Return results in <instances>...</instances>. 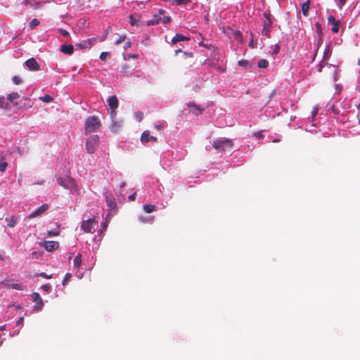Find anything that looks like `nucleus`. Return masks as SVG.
<instances>
[{"instance_id": "1", "label": "nucleus", "mask_w": 360, "mask_h": 360, "mask_svg": "<svg viewBox=\"0 0 360 360\" xmlns=\"http://www.w3.org/2000/svg\"><path fill=\"white\" fill-rule=\"evenodd\" d=\"M57 182L64 188L69 190L72 194L79 193V186L73 178L69 176H66L65 177L59 176L57 178Z\"/></svg>"}, {"instance_id": "2", "label": "nucleus", "mask_w": 360, "mask_h": 360, "mask_svg": "<svg viewBox=\"0 0 360 360\" xmlns=\"http://www.w3.org/2000/svg\"><path fill=\"white\" fill-rule=\"evenodd\" d=\"M100 121L96 116L88 117L85 122V134H90L96 131L100 127Z\"/></svg>"}, {"instance_id": "3", "label": "nucleus", "mask_w": 360, "mask_h": 360, "mask_svg": "<svg viewBox=\"0 0 360 360\" xmlns=\"http://www.w3.org/2000/svg\"><path fill=\"white\" fill-rule=\"evenodd\" d=\"M98 135H91L86 141L85 148L88 153H94L99 145Z\"/></svg>"}, {"instance_id": "4", "label": "nucleus", "mask_w": 360, "mask_h": 360, "mask_svg": "<svg viewBox=\"0 0 360 360\" xmlns=\"http://www.w3.org/2000/svg\"><path fill=\"white\" fill-rule=\"evenodd\" d=\"M214 147L219 150H230L232 147V142L226 138H219L214 141Z\"/></svg>"}, {"instance_id": "5", "label": "nucleus", "mask_w": 360, "mask_h": 360, "mask_svg": "<svg viewBox=\"0 0 360 360\" xmlns=\"http://www.w3.org/2000/svg\"><path fill=\"white\" fill-rule=\"evenodd\" d=\"M98 222L94 218L83 220L81 224V229L85 233H93Z\"/></svg>"}, {"instance_id": "6", "label": "nucleus", "mask_w": 360, "mask_h": 360, "mask_svg": "<svg viewBox=\"0 0 360 360\" xmlns=\"http://www.w3.org/2000/svg\"><path fill=\"white\" fill-rule=\"evenodd\" d=\"M108 104L110 106L111 111H110V117L112 119L115 117L116 112L115 110L118 107V100L116 96H110L108 98Z\"/></svg>"}, {"instance_id": "7", "label": "nucleus", "mask_w": 360, "mask_h": 360, "mask_svg": "<svg viewBox=\"0 0 360 360\" xmlns=\"http://www.w3.org/2000/svg\"><path fill=\"white\" fill-rule=\"evenodd\" d=\"M331 53H332V50H331L330 45H327L323 51V61L318 65V71L319 72L322 71V69L325 65L323 61L327 60L330 58Z\"/></svg>"}, {"instance_id": "8", "label": "nucleus", "mask_w": 360, "mask_h": 360, "mask_svg": "<svg viewBox=\"0 0 360 360\" xmlns=\"http://www.w3.org/2000/svg\"><path fill=\"white\" fill-rule=\"evenodd\" d=\"M49 208V206L47 204H43L39 207H38L34 212H32L30 213L27 218L32 219L37 217L41 216L43 213H44Z\"/></svg>"}, {"instance_id": "9", "label": "nucleus", "mask_w": 360, "mask_h": 360, "mask_svg": "<svg viewBox=\"0 0 360 360\" xmlns=\"http://www.w3.org/2000/svg\"><path fill=\"white\" fill-rule=\"evenodd\" d=\"M264 16L266 17V18L267 19V21H264L263 22V29H262V33L263 35L267 37H269L270 36V27H271V22L270 21L269 18V15L267 13H264Z\"/></svg>"}, {"instance_id": "10", "label": "nucleus", "mask_w": 360, "mask_h": 360, "mask_svg": "<svg viewBox=\"0 0 360 360\" xmlns=\"http://www.w3.org/2000/svg\"><path fill=\"white\" fill-rule=\"evenodd\" d=\"M25 66L32 71H36L39 70V65L37 60L34 58H31L27 60L25 63Z\"/></svg>"}, {"instance_id": "11", "label": "nucleus", "mask_w": 360, "mask_h": 360, "mask_svg": "<svg viewBox=\"0 0 360 360\" xmlns=\"http://www.w3.org/2000/svg\"><path fill=\"white\" fill-rule=\"evenodd\" d=\"M1 285H4L8 288L16 289L19 290H24V285L21 283H12L10 281H4L0 283Z\"/></svg>"}, {"instance_id": "12", "label": "nucleus", "mask_w": 360, "mask_h": 360, "mask_svg": "<svg viewBox=\"0 0 360 360\" xmlns=\"http://www.w3.org/2000/svg\"><path fill=\"white\" fill-rule=\"evenodd\" d=\"M42 246L49 252L53 251L59 247V244L56 241H44Z\"/></svg>"}, {"instance_id": "13", "label": "nucleus", "mask_w": 360, "mask_h": 360, "mask_svg": "<svg viewBox=\"0 0 360 360\" xmlns=\"http://www.w3.org/2000/svg\"><path fill=\"white\" fill-rule=\"evenodd\" d=\"M106 205L110 211L116 207L115 199L112 195H107L105 196Z\"/></svg>"}, {"instance_id": "14", "label": "nucleus", "mask_w": 360, "mask_h": 360, "mask_svg": "<svg viewBox=\"0 0 360 360\" xmlns=\"http://www.w3.org/2000/svg\"><path fill=\"white\" fill-rule=\"evenodd\" d=\"M141 141L142 143H146L149 141H156L157 139L153 136H150L148 131H145L141 136Z\"/></svg>"}, {"instance_id": "15", "label": "nucleus", "mask_w": 360, "mask_h": 360, "mask_svg": "<svg viewBox=\"0 0 360 360\" xmlns=\"http://www.w3.org/2000/svg\"><path fill=\"white\" fill-rule=\"evenodd\" d=\"M188 107L190 111L195 115H198L202 113V109H200V108L198 105H196L193 103H188Z\"/></svg>"}, {"instance_id": "16", "label": "nucleus", "mask_w": 360, "mask_h": 360, "mask_svg": "<svg viewBox=\"0 0 360 360\" xmlns=\"http://www.w3.org/2000/svg\"><path fill=\"white\" fill-rule=\"evenodd\" d=\"M60 51L64 54L71 55L74 51V47L71 44H63L60 46Z\"/></svg>"}, {"instance_id": "17", "label": "nucleus", "mask_w": 360, "mask_h": 360, "mask_svg": "<svg viewBox=\"0 0 360 360\" xmlns=\"http://www.w3.org/2000/svg\"><path fill=\"white\" fill-rule=\"evenodd\" d=\"M189 38L184 36L181 34H176V35L172 39V43L176 44L179 41L188 40Z\"/></svg>"}, {"instance_id": "18", "label": "nucleus", "mask_w": 360, "mask_h": 360, "mask_svg": "<svg viewBox=\"0 0 360 360\" xmlns=\"http://www.w3.org/2000/svg\"><path fill=\"white\" fill-rule=\"evenodd\" d=\"M82 265V255L78 254L73 259V266L75 269L79 270Z\"/></svg>"}, {"instance_id": "19", "label": "nucleus", "mask_w": 360, "mask_h": 360, "mask_svg": "<svg viewBox=\"0 0 360 360\" xmlns=\"http://www.w3.org/2000/svg\"><path fill=\"white\" fill-rule=\"evenodd\" d=\"M309 6H310V1H309V0H307L306 2H304V3L301 5L302 12V14H303L304 16H307V15H308V13H309Z\"/></svg>"}, {"instance_id": "20", "label": "nucleus", "mask_w": 360, "mask_h": 360, "mask_svg": "<svg viewBox=\"0 0 360 360\" xmlns=\"http://www.w3.org/2000/svg\"><path fill=\"white\" fill-rule=\"evenodd\" d=\"M5 221H6L8 226L14 227L16 224L17 219L13 215H12L6 217Z\"/></svg>"}, {"instance_id": "21", "label": "nucleus", "mask_w": 360, "mask_h": 360, "mask_svg": "<svg viewBox=\"0 0 360 360\" xmlns=\"http://www.w3.org/2000/svg\"><path fill=\"white\" fill-rule=\"evenodd\" d=\"M165 13V11L163 10V9H160L159 10V13L158 14H155L153 16V20L155 22V24H158L160 22V20H161V15H163Z\"/></svg>"}, {"instance_id": "22", "label": "nucleus", "mask_w": 360, "mask_h": 360, "mask_svg": "<svg viewBox=\"0 0 360 360\" xmlns=\"http://www.w3.org/2000/svg\"><path fill=\"white\" fill-rule=\"evenodd\" d=\"M114 119L115 117L112 119V124L110 126V130L113 132L116 131L122 126V121H115Z\"/></svg>"}, {"instance_id": "23", "label": "nucleus", "mask_w": 360, "mask_h": 360, "mask_svg": "<svg viewBox=\"0 0 360 360\" xmlns=\"http://www.w3.org/2000/svg\"><path fill=\"white\" fill-rule=\"evenodd\" d=\"M43 307H44L43 300H38L36 302V304H34V306L33 307V310L34 311L38 312L42 309Z\"/></svg>"}, {"instance_id": "24", "label": "nucleus", "mask_w": 360, "mask_h": 360, "mask_svg": "<svg viewBox=\"0 0 360 360\" xmlns=\"http://www.w3.org/2000/svg\"><path fill=\"white\" fill-rule=\"evenodd\" d=\"M129 23L132 25V26H135V25H138V22L139 21V19L137 18L134 15H131L129 17Z\"/></svg>"}, {"instance_id": "25", "label": "nucleus", "mask_w": 360, "mask_h": 360, "mask_svg": "<svg viewBox=\"0 0 360 360\" xmlns=\"http://www.w3.org/2000/svg\"><path fill=\"white\" fill-rule=\"evenodd\" d=\"M8 106L9 105L6 102L4 96H0V108L8 109Z\"/></svg>"}, {"instance_id": "26", "label": "nucleus", "mask_w": 360, "mask_h": 360, "mask_svg": "<svg viewBox=\"0 0 360 360\" xmlns=\"http://www.w3.org/2000/svg\"><path fill=\"white\" fill-rule=\"evenodd\" d=\"M143 210L146 213H150L155 210V206L150 204H146L143 205Z\"/></svg>"}, {"instance_id": "27", "label": "nucleus", "mask_w": 360, "mask_h": 360, "mask_svg": "<svg viewBox=\"0 0 360 360\" xmlns=\"http://www.w3.org/2000/svg\"><path fill=\"white\" fill-rule=\"evenodd\" d=\"M191 2V0H172V3L173 5H185L188 3Z\"/></svg>"}, {"instance_id": "28", "label": "nucleus", "mask_w": 360, "mask_h": 360, "mask_svg": "<svg viewBox=\"0 0 360 360\" xmlns=\"http://www.w3.org/2000/svg\"><path fill=\"white\" fill-rule=\"evenodd\" d=\"M269 65V62L266 59H262L258 62V67L260 68H266Z\"/></svg>"}, {"instance_id": "29", "label": "nucleus", "mask_w": 360, "mask_h": 360, "mask_svg": "<svg viewBox=\"0 0 360 360\" xmlns=\"http://www.w3.org/2000/svg\"><path fill=\"white\" fill-rule=\"evenodd\" d=\"M1 162H0V171H1V172H5L6 169V167H7V166H8V164H7V162L5 161V160H4V157H1Z\"/></svg>"}, {"instance_id": "30", "label": "nucleus", "mask_w": 360, "mask_h": 360, "mask_svg": "<svg viewBox=\"0 0 360 360\" xmlns=\"http://www.w3.org/2000/svg\"><path fill=\"white\" fill-rule=\"evenodd\" d=\"M18 98H19V94L17 92H13L11 94H10L9 95H8V96H7V99L10 102H13L14 99H17Z\"/></svg>"}, {"instance_id": "31", "label": "nucleus", "mask_w": 360, "mask_h": 360, "mask_svg": "<svg viewBox=\"0 0 360 360\" xmlns=\"http://www.w3.org/2000/svg\"><path fill=\"white\" fill-rule=\"evenodd\" d=\"M30 4L34 9H39L43 6L41 1H33L31 2Z\"/></svg>"}, {"instance_id": "32", "label": "nucleus", "mask_w": 360, "mask_h": 360, "mask_svg": "<svg viewBox=\"0 0 360 360\" xmlns=\"http://www.w3.org/2000/svg\"><path fill=\"white\" fill-rule=\"evenodd\" d=\"M39 25V21L37 18H34L30 22L29 27H30L31 30H32L34 27H36L37 26H38Z\"/></svg>"}, {"instance_id": "33", "label": "nucleus", "mask_w": 360, "mask_h": 360, "mask_svg": "<svg viewBox=\"0 0 360 360\" xmlns=\"http://www.w3.org/2000/svg\"><path fill=\"white\" fill-rule=\"evenodd\" d=\"M340 20L338 21L337 23L333 24L331 27V31L334 33L338 32L339 29H340Z\"/></svg>"}, {"instance_id": "34", "label": "nucleus", "mask_w": 360, "mask_h": 360, "mask_svg": "<svg viewBox=\"0 0 360 360\" xmlns=\"http://www.w3.org/2000/svg\"><path fill=\"white\" fill-rule=\"evenodd\" d=\"M139 220L141 221V222H143V223H148V222H151L152 220H153V218L152 217H143V216H140L139 217Z\"/></svg>"}, {"instance_id": "35", "label": "nucleus", "mask_w": 360, "mask_h": 360, "mask_svg": "<svg viewBox=\"0 0 360 360\" xmlns=\"http://www.w3.org/2000/svg\"><path fill=\"white\" fill-rule=\"evenodd\" d=\"M134 117L138 122H141L143 120V114L141 111H137L134 113Z\"/></svg>"}, {"instance_id": "36", "label": "nucleus", "mask_w": 360, "mask_h": 360, "mask_svg": "<svg viewBox=\"0 0 360 360\" xmlns=\"http://www.w3.org/2000/svg\"><path fill=\"white\" fill-rule=\"evenodd\" d=\"M160 22L164 25H167L171 22V18L169 16L163 15L161 17Z\"/></svg>"}, {"instance_id": "37", "label": "nucleus", "mask_w": 360, "mask_h": 360, "mask_svg": "<svg viewBox=\"0 0 360 360\" xmlns=\"http://www.w3.org/2000/svg\"><path fill=\"white\" fill-rule=\"evenodd\" d=\"M20 331V328H14L9 333V335L11 337H14L19 334Z\"/></svg>"}, {"instance_id": "38", "label": "nucleus", "mask_w": 360, "mask_h": 360, "mask_svg": "<svg viewBox=\"0 0 360 360\" xmlns=\"http://www.w3.org/2000/svg\"><path fill=\"white\" fill-rule=\"evenodd\" d=\"M126 39V35H120L118 38L115 40V44L116 45L120 44L122 41H124Z\"/></svg>"}, {"instance_id": "39", "label": "nucleus", "mask_w": 360, "mask_h": 360, "mask_svg": "<svg viewBox=\"0 0 360 360\" xmlns=\"http://www.w3.org/2000/svg\"><path fill=\"white\" fill-rule=\"evenodd\" d=\"M40 100L45 103H49L51 101L52 98L49 95H45L44 96H41Z\"/></svg>"}, {"instance_id": "40", "label": "nucleus", "mask_w": 360, "mask_h": 360, "mask_svg": "<svg viewBox=\"0 0 360 360\" xmlns=\"http://www.w3.org/2000/svg\"><path fill=\"white\" fill-rule=\"evenodd\" d=\"M338 21H339V20H336L335 18L333 15H330L328 18V24H330L332 25L335 23H337Z\"/></svg>"}, {"instance_id": "41", "label": "nucleus", "mask_w": 360, "mask_h": 360, "mask_svg": "<svg viewBox=\"0 0 360 360\" xmlns=\"http://www.w3.org/2000/svg\"><path fill=\"white\" fill-rule=\"evenodd\" d=\"M71 277H72V274L70 273H67L65 276L63 281V285H65Z\"/></svg>"}, {"instance_id": "42", "label": "nucleus", "mask_w": 360, "mask_h": 360, "mask_svg": "<svg viewBox=\"0 0 360 360\" xmlns=\"http://www.w3.org/2000/svg\"><path fill=\"white\" fill-rule=\"evenodd\" d=\"M234 38L236 40H237L240 42L242 41V35L239 31H236L234 32Z\"/></svg>"}, {"instance_id": "43", "label": "nucleus", "mask_w": 360, "mask_h": 360, "mask_svg": "<svg viewBox=\"0 0 360 360\" xmlns=\"http://www.w3.org/2000/svg\"><path fill=\"white\" fill-rule=\"evenodd\" d=\"M12 80H13V83L15 84H20L22 83V79L18 76H14L12 78Z\"/></svg>"}, {"instance_id": "44", "label": "nucleus", "mask_w": 360, "mask_h": 360, "mask_svg": "<svg viewBox=\"0 0 360 360\" xmlns=\"http://www.w3.org/2000/svg\"><path fill=\"white\" fill-rule=\"evenodd\" d=\"M337 6L338 7L340 8V9H342V7L345 6V4H346V0H338L337 1Z\"/></svg>"}, {"instance_id": "45", "label": "nucleus", "mask_w": 360, "mask_h": 360, "mask_svg": "<svg viewBox=\"0 0 360 360\" xmlns=\"http://www.w3.org/2000/svg\"><path fill=\"white\" fill-rule=\"evenodd\" d=\"M32 296V298H33L34 301H35V302H37L38 300H42L39 294L37 293V292H34Z\"/></svg>"}, {"instance_id": "46", "label": "nucleus", "mask_w": 360, "mask_h": 360, "mask_svg": "<svg viewBox=\"0 0 360 360\" xmlns=\"http://www.w3.org/2000/svg\"><path fill=\"white\" fill-rule=\"evenodd\" d=\"M41 288L45 292H49L51 290V285L49 284H44L41 285Z\"/></svg>"}, {"instance_id": "47", "label": "nucleus", "mask_w": 360, "mask_h": 360, "mask_svg": "<svg viewBox=\"0 0 360 360\" xmlns=\"http://www.w3.org/2000/svg\"><path fill=\"white\" fill-rule=\"evenodd\" d=\"M238 65L242 67H246L248 65V61L246 60H240L238 61Z\"/></svg>"}, {"instance_id": "48", "label": "nucleus", "mask_w": 360, "mask_h": 360, "mask_svg": "<svg viewBox=\"0 0 360 360\" xmlns=\"http://www.w3.org/2000/svg\"><path fill=\"white\" fill-rule=\"evenodd\" d=\"M109 55V53L108 52H102L101 54H100V56H99V58L101 60H105L106 59V57L107 56Z\"/></svg>"}, {"instance_id": "49", "label": "nucleus", "mask_w": 360, "mask_h": 360, "mask_svg": "<svg viewBox=\"0 0 360 360\" xmlns=\"http://www.w3.org/2000/svg\"><path fill=\"white\" fill-rule=\"evenodd\" d=\"M58 31L63 35V37H67L69 35V32L63 29H58Z\"/></svg>"}, {"instance_id": "50", "label": "nucleus", "mask_w": 360, "mask_h": 360, "mask_svg": "<svg viewBox=\"0 0 360 360\" xmlns=\"http://www.w3.org/2000/svg\"><path fill=\"white\" fill-rule=\"evenodd\" d=\"M39 275V276L43 277L44 278H51V275H48L44 272H41Z\"/></svg>"}, {"instance_id": "51", "label": "nucleus", "mask_w": 360, "mask_h": 360, "mask_svg": "<svg viewBox=\"0 0 360 360\" xmlns=\"http://www.w3.org/2000/svg\"><path fill=\"white\" fill-rule=\"evenodd\" d=\"M254 136L257 138V139H261L263 137V135L262 134V131H256L254 133Z\"/></svg>"}, {"instance_id": "52", "label": "nucleus", "mask_w": 360, "mask_h": 360, "mask_svg": "<svg viewBox=\"0 0 360 360\" xmlns=\"http://www.w3.org/2000/svg\"><path fill=\"white\" fill-rule=\"evenodd\" d=\"M127 65H124L122 68V70H121V72L124 75H126L127 76H128L127 75Z\"/></svg>"}, {"instance_id": "53", "label": "nucleus", "mask_w": 360, "mask_h": 360, "mask_svg": "<svg viewBox=\"0 0 360 360\" xmlns=\"http://www.w3.org/2000/svg\"><path fill=\"white\" fill-rule=\"evenodd\" d=\"M23 323V317H20L16 321V326H22Z\"/></svg>"}, {"instance_id": "54", "label": "nucleus", "mask_w": 360, "mask_h": 360, "mask_svg": "<svg viewBox=\"0 0 360 360\" xmlns=\"http://www.w3.org/2000/svg\"><path fill=\"white\" fill-rule=\"evenodd\" d=\"M58 234V231H49L48 232L49 236H57Z\"/></svg>"}, {"instance_id": "55", "label": "nucleus", "mask_w": 360, "mask_h": 360, "mask_svg": "<svg viewBox=\"0 0 360 360\" xmlns=\"http://www.w3.org/2000/svg\"><path fill=\"white\" fill-rule=\"evenodd\" d=\"M136 193H134L133 194L129 195L128 198L130 201H134L136 199Z\"/></svg>"}, {"instance_id": "56", "label": "nucleus", "mask_w": 360, "mask_h": 360, "mask_svg": "<svg viewBox=\"0 0 360 360\" xmlns=\"http://www.w3.org/2000/svg\"><path fill=\"white\" fill-rule=\"evenodd\" d=\"M183 55H184V58H186V57L192 58L193 57V53L191 52H183Z\"/></svg>"}, {"instance_id": "57", "label": "nucleus", "mask_w": 360, "mask_h": 360, "mask_svg": "<svg viewBox=\"0 0 360 360\" xmlns=\"http://www.w3.org/2000/svg\"><path fill=\"white\" fill-rule=\"evenodd\" d=\"M318 113V108H314L312 110V112H311V116H312V118H314Z\"/></svg>"}, {"instance_id": "58", "label": "nucleus", "mask_w": 360, "mask_h": 360, "mask_svg": "<svg viewBox=\"0 0 360 360\" xmlns=\"http://www.w3.org/2000/svg\"><path fill=\"white\" fill-rule=\"evenodd\" d=\"M146 25L150 26V25H155V24L153 20L150 19V20L147 21Z\"/></svg>"}, {"instance_id": "59", "label": "nucleus", "mask_w": 360, "mask_h": 360, "mask_svg": "<svg viewBox=\"0 0 360 360\" xmlns=\"http://www.w3.org/2000/svg\"><path fill=\"white\" fill-rule=\"evenodd\" d=\"M131 46V41H127L125 43V45H124V49H129L130 48Z\"/></svg>"}, {"instance_id": "60", "label": "nucleus", "mask_w": 360, "mask_h": 360, "mask_svg": "<svg viewBox=\"0 0 360 360\" xmlns=\"http://www.w3.org/2000/svg\"><path fill=\"white\" fill-rule=\"evenodd\" d=\"M278 51H279V46L278 45H276L274 48V53L277 54Z\"/></svg>"}, {"instance_id": "61", "label": "nucleus", "mask_w": 360, "mask_h": 360, "mask_svg": "<svg viewBox=\"0 0 360 360\" xmlns=\"http://www.w3.org/2000/svg\"><path fill=\"white\" fill-rule=\"evenodd\" d=\"M249 46L251 48H255L253 39H251V41L249 42Z\"/></svg>"}, {"instance_id": "62", "label": "nucleus", "mask_w": 360, "mask_h": 360, "mask_svg": "<svg viewBox=\"0 0 360 360\" xmlns=\"http://www.w3.org/2000/svg\"><path fill=\"white\" fill-rule=\"evenodd\" d=\"M107 226H108V223L107 222H105L103 224V229L101 230V231H105L107 228Z\"/></svg>"}, {"instance_id": "63", "label": "nucleus", "mask_w": 360, "mask_h": 360, "mask_svg": "<svg viewBox=\"0 0 360 360\" xmlns=\"http://www.w3.org/2000/svg\"><path fill=\"white\" fill-rule=\"evenodd\" d=\"M53 1V0H42L41 2H42V5L46 4V3H51Z\"/></svg>"}, {"instance_id": "64", "label": "nucleus", "mask_w": 360, "mask_h": 360, "mask_svg": "<svg viewBox=\"0 0 360 360\" xmlns=\"http://www.w3.org/2000/svg\"><path fill=\"white\" fill-rule=\"evenodd\" d=\"M6 329V325H2V326H0V330L2 331V330H4Z\"/></svg>"}]
</instances>
